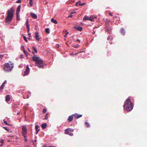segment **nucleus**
Wrapping results in <instances>:
<instances>
[{"mask_svg":"<svg viewBox=\"0 0 147 147\" xmlns=\"http://www.w3.org/2000/svg\"><path fill=\"white\" fill-rule=\"evenodd\" d=\"M49 114L47 113L45 116V118H44V119H47L48 118V115Z\"/></svg>","mask_w":147,"mask_h":147,"instance_id":"obj_25","label":"nucleus"},{"mask_svg":"<svg viewBox=\"0 0 147 147\" xmlns=\"http://www.w3.org/2000/svg\"><path fill=\"white\" fill-rule=\"evenodd\" d=\"M51 21L52 22H53L55 24H57V20H54L53 18L51 19Z\"/></svg>","mask_w":147,"mask_h":147,"instance_id":"obj_20","label":"nucleus"},{"mask_svg":"<svg viewBox=\"0 0 147 147\" xmlns=\"http://www.w3.org/2000/svg\"><path fill=\"white\" fill-rule=\"evenodd\" d=\"M47 126L46 123H43L41 125V127L43 129H45Z\"/></svg>","mask_w":147,"mask_h":147,"instance_id":"obj_18","label":"nucleus"},{"mask_svg":"<svg viewBox=\"0 0 147 147\" xmlns=\"http://www.w3.org/2000/svg\"><path fill=\"white\" fill-rule=\"evenodd\" d=\"M32 60L36 62L35 64L38 65L40 68H44L42 60L39 57L34 56L32 57Z\"/></svg>","mask_w":147,"mask_h":147,"instance_id":"obj_3","label":"nucleus"},{"mask_svg":"<svg viewBox=\"0 0 147 147\" xmlns=\"http://www.w3.org/2000/svg\"><path fill=\"white\" fill-rule=\"evenodd\" d=\"M19 113H17V114L18 115H19Z\"/></svg>","mask_w":147,"mask_h":147,"instance_id":"obj_54","label":"nucleus"},{"mask_svg":"<svg viewBox=\"0 0 147 147\" xmlns=\"http://www.w3.org/2000/svg\"><path fill=\"white\" fill-rule=\"evenodd\" d=\"M74 13V12H71L70 15H69V17H70L71 18L72 17L73 15H72V14H73Z\"/></svg>","mask_w":147,"mask_h":147,"instance_id":"obj_34","label":"nucleus"},{"mask_svg":"<svg viewBox=\"0 0 147 147\" xmlns=\"http://www.w3.org/2000/svg\"><path fill=\"white\" fill-rule=\"evenodd\" d=\"M23 38L24 39V40L26 42H27L28 41L27 40V39L26 37L25 36H23Z\"/></svg>","mask_w":147,"mask_h":147,"instance_id":"obj_29","label":"nucleus"},{"mask_svg":"<svg viewBox=\"0 0 147 147\" xmlns=\"http://www.w3.org/2000/svg\"><path fill=\"white\" fill-rule=\"evenodd\" d=\"M77 41L79 42H80V40L79 39H77Z\"/></svg>","mask_w":147,"mask_h":147,"instance_id":"obj_43","label":"nucleus"},{"mask_svg":"<svg viewBox=\"0 0 147 147\" xmlns=\"http://www.w3.org/2000/svg\"><path fill=\"white\" fill-rule=\"evenodd\" d=\"M21 6L19 5L17 7V11H16V14H19L20 11V10Z\"/></svg>","mask_w":147,"mask_h":147,"instance_id":"obj_12","label":"nucleus"},{"mask_svg":"<svg viewBox=\"0 0 147 147\" xmlns=\"http://www.w3.org/2000/svg\"><path fill=\"white\" fill-rule=\"evenodd\" d=\"M121 34H123V35L124 34L125 32L124 30V29L123 28H122L121 29Z\"/></svg>","mask_w":147,"mask_h":147,"instance_id":"obj_22","label":"nucleus"},{"mask_svg":"<svg viewBox=\"0 0 147 147\" xmlns=\"http://www.w3.org/2000/svg\"><path fill=\"white\" fill-rule=\"evenodd\" d=\"M87 127H90V125L89 123L87 122H86L85 123Z\"/></svg>","mask_w":147,"mask_h":147,"instance_id":"obj_28","label":"nucleus"},{"mask_svg":"<svg viewBox=\"0 0 147 147\" xmlns=\"http://www.w3.org/2000/svg\"><path fill=\"white\" fill-rule=\"evenodd\" d=\"M47 111V110L46 109H44L43 111V113H45Z\"/></svg>","mask_w":147,"mask_h":147,"instance_id":"obj_30","label":"nucleus"},{"mask_svg":"<svg viewBox=\"0 0 147 147\" xmlns=\"http://www.w3.org/2000/svg\"><path fill=\"white\" fill-rule=\"evenodd\" d=\"M73 115L76 119H78L81 117L82 116V115H78L76 113L75 114Z\"/></svg>","mask_w":147,"mask_h":147,"instance_id":"obj_11","label":"nucleus"},{"mask_svg":"<svg viewBox=\"0 0 147 147\" xmlns=\"http://www.w3.org/2000/svg\"><path fill=\"white\" fill-rule=\"evenodd\" d=\"M3 121H4V123L5 125H8V124L7 122L6 121H5V120H4Z\"/></svg>","mask_w":147,"mask_h":147,"instance_id":"obj_31","label":"nucleus"},{"mask_svg":"<svg viewBox=\"0 0 147 147\" xmlns=\"http://www.w3.org/2000/svg\"><path fill=\"white\" fill-rule=\"evenodd\" d=\"M27 29H28V32L29 33L30 31V28H28Z\"/></svg>","mask_w":147,"mask_h":147,"instance_id":"obj_39","label":"nucleus"},{"mask_svg":"<svg viewBox=\"0 0 147 147\" xmlns=\"http://www.w3.org/2000/svg\"><path fill=\"white\" fill-rule=\"evenodd\" d=\"M67 34H66V35H65V37H66V36H67Z\"/></svg>","mask_w":147,"mask_h":147,"instance_id":"obj_49","label":"nucleus"},{"mask_svg":"<svg viewBox=\"0 0 147 147\" xmlns=\"http://www.w3.org/2000/svg\"><path fill=\"white\" fill-rule=\"evenodd\" d=\"M30 15L34 19H36L37 18V15L34 13H30Z\"/></svg>","mask_w":147,"mask_h":147,"instance_id":"obj_14","label":"nucleus"},{"mask_svg":"<svg viewBox=\"0 0 147 147\" xmlns=\"http://www.w3.org/2000/svg\"><path fill=\"white\" fill-rule=\"evenodd\" d=\"M14 67L13 64L12 63H6L4 64V70L7 72H10Z\"/></svg>","mask_w":147,"mask_h":147,"instance_id":"obj_4","label":"nucleus"},{"mask_svg":"<svg viewBox=\"0 0 147 147\" xmlns=\"http://www.w3.org/2000/svg\"><path fill=\"white\" fill-rule=\"evenodd\" d=\"M73 115H71L67 119V120L69 121L70 122L72 121L73 119Z\"/></svg>","mask_w":147,"mask_h":147,"instance_id":"obj_13","label":"nucleus"},{"mask_svg":"<svg viewBox=\"0 0 147 147\" xmlns=\"http://www.w3.org/2000/svg\"><path fill=\"white\" fill-rule=\"evenodd\" d=\"M45 31L47 33H49V29L48 28H46L45 29Z\"/></svg>","mask_w":147,"mask_h":147,"instance_id":"obj_27","label":"nucleus"},{"mask_svg":"<svg viewBox=\"0 0 147 147\" xmlns=\"http://www.w3.org/2000/svg\"><path fill=\"white\" fill-rule=\"evenodd\" d=\"M29 98V96L28 95L27 96V98Z\"/></svg>","mask_w":147,"mask_h":147,"instance_id":"obj_48","label":"nucleus"},{"mask_svg":"<svg viewBox=\"0 0 147 147\" xmlns=\"http://www.w3.org/2000/svg\"><path fill=\"white\" fill-rule=\"evenodd\" d=\"M68 134V135H69L71 136H72L73 135V133H70L69 132V134Z\"/></svg>","mask_w":147,"mask_h":147,"instance_id":"obj_36","label":"nucleus"},{"mask_svg":"<svg viewBox=\"0 0 147 147\" xmlns=\"http://www.w3.org/2000/svg\"><path fill=\"white\" fill-rule=\"evenodd\" d=\"M34 37L36 40L39 41L40 40V37L38 32H36L35 33V36Z\"/></svg>","mask_w":147,"mask_h":147,"instance_id":"obj_8","label":"nucleus"},{"mask_svg":"<svg viewBox=\"0 0 147 147\" xmlns=\"http://www.w3.org/2000/svg\"><path fill=\"white\" fill-rule=\"evenodd\" d=\"M3 57V56L2 55H0V59L2 58Z\"/></svg>","mask_w":147,"mask_h":147,"instance_id":"obj_41","label":"nucleus"},{"mask_svg":"<svg viewBox=\"0 0 147 147\" xmlns=\"http://www.w3.org/2000/svg\"><path fill=\"white\" fill-rule=\"evenodd\" d=\"M40 127L39 126L37 125H36L35 126V129L36 131V134H37L38 132V131L40 130L39 128Z\"/></svg>","mask_w":147,"mask_h":147,"instance_id":"obj_15","label":"nucleus"},{"mask_svg":"<svg viewBox=\"0 0 147 147\" xmlns=\"http://www.w3.org/2000/svg\"><path fill=\"white\" fill-rule=\"evenodd\" d=\"M26 26L27 28H30L28 22V19L27 20V21L26 22Z\"/></svg>","mask_w":147,"mask_h":147,"instance_id":"obj_21","label":"nucleus"},{"mask_svg":"<svg viewBox=\"0 0 147 147\" xmlns=\"http://www.w3.org/2000/svg\"><path fill=\"white\" fill-rule=\"evenodd\" d=\"M24 53H25V54L26 55H26V53H27L26 52L25 50H24Z\"/></svg>","mask_w":147,"mask_h":147,"instance_id":"obj_40","label":"nucleus"},{"mask_svg":"<svg viewBox=\"0 0 147 147\" xmlns=\"http://www.w3.org/2000/svg\"><path fill=\"white\" fill-rule=\"evenodd\" d=\"M32 53H33V54H34V52L32 51Z\"/></svg>","mask_w":147,"mask_h":147,"instance_id":"obj_52","label":"nucleus"},{"mask_svg":"<svg viewBox=\"0 0 147 147\" xmlns=\"http://www.w3.org/2000/svg\"><path fill=\"white\" fill-rule=\"evenodd\" d=\"M7 141L8 142H9V141H10L11 140H8Z\"/></svg>","mask_w":147,"mask_h":147,"instance_id":"obj_55","label":"nucleus"},{"mask_svg":"<svg viewBox=\"0 0 147 147\" xmlns=\"http://www.w3.org/2000/svg\"><path fill=\"white\" fill-rule=\"evenodd\" d=\"M0 142L1 144H3L4 143V140L3 139H1V140Z\"/></svg>","mask_w":147,"mask_h":147,"instance_id":"obj_33","label":"nucleus"},{"mask_svg":"<svg viewBox=\"0 0 147 147\" xmlns=\"http://www.w3.org/2000/svg\"><path fill=\"white\" fill-rule=\"evenodd\" d=\"M68 32H67L66 34L67 35L68 34Z\"/></svg>","mask_w":147,"mask_h":147,"instance_id":"obj_51","label":"nucleus"},{"mask_svg":"<svg viewBox=\"0 0 147 147\" xmlns=\"http://www.w3.org/2000/svg\"><path fill=\"white\" fill-rule=\"evenodd\" d=\"M29 3L31 6H32L33 5V2L32 0H30Z\"/></svg>","mask_w":147,"mask_h":147,"instance_id":"obj_24","label":"nucleus"},{"mask_svg":"<svg viewBox=\"0 0 147 147\" xmlns=\"http://www.w3.org/2000/svg\"><path fill=\"white\" fill-rule=\"evenodd\" d=\"M32 48L35 52L37 53V51L36 49L34 47H33Z\"/></svg>","mask_w":147,"mask_h":147,"instance_id":"obj_26","label":"nucleus"},{"mask_svg":"<svg viewBox=\"0 0 147 147\" xmlns=\"http://www.w3.org/2000/svg\"><path fill=\"white\" fill-rule=\"evenodd\" d=\"M74 131V129L71 128H68L66 129L65 131V134H69V131L70 132H73Z\"/></svg>","mask_w":147,"mask_h":147,"instance_id":"obj_7","label":"nucleus"},{"mask_svg":"<svg viewBox=\"0 0 147 147\" xmlns=\"http://www.w3.org/2000/svg\"><path fill=\"white\" fill-rule=\"evenodd\" d=\"M42 147H47L46 145H44L42 146Z\"/></svg>","mask_w":147,"mask_h":147,"instance_id":"obj_42","label":"nucleus"},{"mask_svg":"<svg viewBox=\"0 0 147 147\" xmlns=\"http://www.w3.org/2000/svg\"><path fill=\"white\" fill-rule=\"evenodd\" d=\"M26 105H28L29 104H26Z\"/></svg>","mask_w":147,"mask_h":147,"instance_id":"obj_53","label":"nucleus"},{"mask_svg":"<svg viewBox=\"0 0 147 147\" xmlns=\"http://www.w3.org/2000/svg\"><path fill=\"white\" fill-rule=\"evenodd\" d=\"M96 17L94 16H91L90 17V20L91 21H94V19H96Z\"/></svg>","mask_w":147,"mask_h":147,"instance_id":"obj_9","label":"nucleus"},{"mask_svg":"<svg viewBox=\"0 0 147 147\" xmlns=\"http://www.w3.org/2000/svg\"><path fill=\"white\" fill-rule=\"evenodd\" d=\"M17 2L18 3H21V1L20 0H18L17 1Z\"/></svg>","mask_w":147,"mask_h":147,"instance_id":"obj_37","label":"nucleus"},{"mask_svg":"<svg viewBox=\"0 0 147 147\" xmlns=\"http://www.w3.org/2000/svg\"><path fill=\"white\" fill-rule=\"evenodd\" d=\"M30 69L29 68V66L28 65H26V70L24 72V76H25L28 75L29 73Z\"/></svg>","mask_w":147,"mask_h":147,"instance_id":"obj_6","label":"nucleus"},{"mask_svg":"<svg viewBox=\"0 0 147 147\" xmlns=\"http://www.w3.org/2000/svg\"><path fill=\"white\" fill-rule=\"evenodd\" d=\"M78 2H79L80 3H78V5L80 6H83L85 4V3H81V2L80 1H79Z\"/></svg>","mask_w":147,"mask_h":147,"instance_id":"obj_23","label":"nucleus"},{"mask_svg":"<svg viewBox=\"0 0 147 147\" xmlns=\"http://www.w3.org/2000/svg\"><path fill=\"white\" fill-rule=\"evenodd\" d=\"M10 95H7L6 97V101L7 102L9 101L10 99V98L9 97Z\"/></svg>","mask_w":147,"mask_h":147,"instance_id":"obj_17","label":"nucleus"},{"mask_svg":"<svg viewBox=\"0 0 147 147\" xmlns=\"http://www.w3.org/2000/svg\"><path fill=\"white\" fill-rule=\"evenodd\" d=\"M25 140L26 142H27V138H25Z\"/></svg>","mask_w":147,"mask_h":147,"instance_id":"obj_46","label":"nucleus"},{"mask_svg":"<svg viewBox=\"0 0 147 147\" xmlns=\"http://www.w3.org/2000/svg\"><path fill=\"white\" fill-rule=\"evenodd\" d=\"M90 17H88L87 16H85L83 18V20H90Z\"/></svg>","mask_w":147,"mask_h":147,"instance_id":"obj_19","label":"nucleus"},{"mask_svg":"<svg viewBox=\"0 0 147 147\" xmlns=\"http://www.w3.org/2000/svg\"><path fill=\"white\" fill-rule=\"evenodd\" d=\"M22 134L24 138L26 137V135L27 132V130L26 127L24 126H22Z\"/></svg>","mask_w":147,"mask_h":147,"instance_id":"obj_5","label":"nucleus"},{"mask_svg":"<svg viewBox=\"0 0 147 147\" xmlns=\"http://www.w3.org/2000/svg\"><path fill=\"white\" fill-rule=\"evenodd\" d=\"M7 16L6 19V22L10 23L12 21L13 17V12L12 8L8 10L7 13Z\"/></svg>","mask_w":147,"mask_h":147,"instance_id":"obj_2","label":"nucleus"},{"mask_svg":"<svg viewBox=\"0 0 147 147\" xmlns=\"http://www.w3.org/2000/svg\"><path fill=\"white\" fill-rule=\"evenodd\" d=\"M22 47L23 49H24V46H22Z\"/></svg>","mask_w":147,"mask_h":147,"instance_id":"obj_50","label":"nucleus"},{"mask_svg":"<svg viewBox=\"0 0 147 147\" xmlns=\"http://www.w3.org/2000/svg\"><path fill=\"white\" fill-rule=\"evenodd\" d=\"M74 28H76L79 31H81L82 30V28L80 26H74Z\"/></svg>","mask_w":147,"mask_h":147,"instance_id":"obj_16","label":"nucleus"},{"mask_svg":"<svg viewBox=\"0 0 147 147\" xmlns=\"http://www.w3.org/2000/svg\"><path fill=\"white\" fill-rule=\"evenodd\" d=\"M28 35L30 36H31V34L30 33H28Z\"/></svg>","mask_w":147,"mask_h":147,"instance_id":"obj_45","label":"nucleus"},{"mask_svg":"<svg viewBox=\"0 0 147 147\" xmlns=\"http://www.w3.org/2000/svg\"><path fill=\"white\" fill-rule=\"evenodd\" d=\"M80 3L79 2H77L76 3V6H77L78 5V3Z\"/></svg>","mask_w":147,"mask_h":147,"instance_id":"obj_38","label":"nucleus"},{"mask_svg":"<svg viewBox=\"0 0 147 147\" xmlns=\"http://www.w3.org/2000/svg\"><path fill=\"white\" fill-rule=\"evenodd\" d=\"M124 107L125 108L127 111H130L133 108V105L129 99H127L125 101Z\"/></svg>","mask_w":147,"mask_h":147,"instance_id":"obj_1","label":"nucleus"},{"mask_svg":"<svg viewBox=\"0 0 147 147\" xmlns=\"http://www.w3.org/2000/svg\"><path fill=\"white\" fill-rule=\"evenodd\" d=\"M3 128L5 129L7 131H9V129L8 128H7V127H4Z\"/></svg>","mask_w":147,"mask_h":147,"instance_id":"obj_35","label":"nucleus"},{"mask_svg":"<svg viewBox=\"0 0 147 147\" xmlns=\"http://www.w3.org/2000/svg\"><path fill=\"white\" fill-rule=\"evenodd\" d=\"M109 14L111 16H113V15H112V14L111 13H109Z\"/></svg>","mask_w":147,"mask_h":147,"instance_id":"obj_44","label":"nucleus"},{"mask_svg":"<svg viewBox=\"0 0 147 147\" xmlns=\"http://www.w3.org/2000/svg\"><path fill=\"white\" fill-rule=\"evenodd\" d=\"M7 81L5 80L2 84L1 87H0V90H1L3 89Z\"/></svg>","mask_w":147,"mask_h":147,"instance_id":"obj_10","label":"nucleus"},{"mask_svg":"<svg viewBox=\"0 0 147 147\" xmlns=\"http://www.w3.org/2000/svg\"><path fill=\"white\" fill-rule=\"evenodd\" d=\"M3 146V144H0L1 146Z\"/></svg>","mask_w":147,"mask_h":147,"instance_id":"obj_47","label":"nucleus"},{"mask_svg":"<svg viewBox=\"0 0 147 147\" xmlns=\"http://www.w3.org/2000/svg\"><path fill=\"white\" fill-rule=\"evenodd\" d=\"M28 50H29V51H30V50L29 49H28Z\"/></svg>","mask_w":147,"mask_h":147,"instance_id":"obj_56","label":"nucleus"},{"mask_svg":"<svg viewBox=\"0 0 147 147\" xmlns=\"http://www.w3.org/2000/svg\"><path fill=\"white\" fill-rule=\"evenodd\" d=\"M16 15H17V20H19V14H16Z\"/></svg>","mask_w":147,"mask_h":147,"instance_id":"obj_32","label":"nucleus"}]
</instances>
